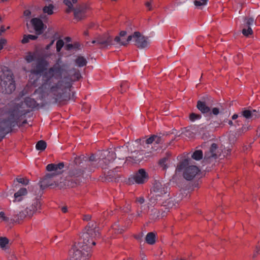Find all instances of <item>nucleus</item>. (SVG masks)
<instances>
[{"label":"nucleus","mask_w":260,"mask_h":260,"mask_svg":"<svg viewBox=\"0 0 260 260\" xmlns=\"http://www.w3.org/2000/svg\"><path fill=\"white\" fill-rule=\"evenodd\" d=\"M48 65V61L44 57L37 59L35 67L30 71L32 75L31 79L35 76H36L32 84L36 86L38 79L42 75V84L39 88L42 95L45 96L51 93L54 95L55 103H58L60 106L66 105L71 99L70 93L67 91L68 88L60 85L59 81L54 85H52L53 77L58 78L60 76L62 69L58 63H55L47 70Z\"/></svg>","instance_id":"obj_1"},{"label":"nucleus","mask_w":260,"mask_h":260,"mask_svg":"<svg viewBox=\"0 0 260 260\" xmlns=\"http://www.w3.org/2000/svg\"><path fill=\"white\" fill-rule=\"evenodd\" d=\"M126 30L120 31L119 36H116L114 40L120 45L126 46L129 42L133 39L134 44L139 48H144L147 46L146 38L143 36L140 32L135 31L133 34L129 35L125 40L123 37L127 35Z\"/></svg>","instance_id":"obj_2"},{"label":"nucleus","mask_w":260,"mask_h":260,"mask_svg":"<svg viewBox=\"0 0 260 260\" xmlns=\"http://www.w3.org/2000/svg\"><path fill=\"white\" fill-rule=\"evenodd\" d=\"M65 184L69 187L73 188L79 185L83 178L86 168H80L76 166L69 165Z\"/></svg>","instance_id":"obj_3"},{"label":"nucleus","mask_w":260,"mask_h":260,"mask_svg":"<svg viewBox=\"0 0 260 260\" xmlns=\"http://www.w3.org/2000/svg\"><path fill=\"white\" fill-rule=\"evenodd\" d=\"M15 88L16 84L12 72L9 70L3 72L0 75V92L11 94Z\"/></svg>","instance_id":"obj_4"},{"label":"nucleus","mask_w":260,"mask_h":260,"mask_svg":"<svg viewBox=\"0 0 260 260\" xmlns=\"http://www.w3.org/2000/svg\"><path fill=\"white\" fill-rule=\"evenodd\" d=\"M189 159L185 158L178 162L176 168V170L179 172L184 169L183 176L186 180L189 181L192 180L200 172L199 168L197 166H189Z\"/></svg>","instance_id":"obj_5"},{"label":"nucleus","mask_w":260,"mask_h":260,"mask_svg":"<svg viewBox=\"0 0 260 260\" xmlns=\"http://www.w3.org/2000/svg\"><path fill=\"white\" fill-rule=\"evenodd\" d=\"M16 125V121L11 118L3 119L0 121V141L6 135L12 132V128Z\"/></svg>","instance_id":"obj_6"},{"label":"nucleus","mask_w":260,"mask_h":260,"mask_svg":"<svg viewBox=\"0 0 260 260\" xmlns=\"http://www.w3.org/2000/svg\"><path fill=\"white\" fill-rule=\"evenodd\" d=\"M90 10L91 8L89 4L83 3L74 9V18L78 21L84 19L87 17L86 13Z\"/></svg>","instance_id":"obj_7"},{"label":"nucleus","mask_w":260,"mask_h":260,"mask_svg":"<svg viewBox=\"0 0 260 260\" xmlns=\"http://www.w3.org/2000/svg\"><path fill=\"white\" fill-rule=\"evenodd\" d=\"M40 198L41 197L39 198L36 197L31 201L30 205L29 207H26V213H27L28 217L29 218H30L37 211L40 212L42 206Z\"/></svg>","instance_id":"obj_8"},{"label":"nucleus","mask_w":260,"mask_h":260,"mask_svg":"<svg viewBox=\"0 0 260 260\" xmlns=\"http://www.w3.org/2000/svg\"><path fill=\"white\" fill-rule=\"evenodd\" d=\"M218 148V145L216 143H212L208 151H206L204 154L203 163L205 164H210L213 159L217 158V155L216 150Z\"/></svg>","instance_id":"obj_9"},{"label":"nucleus","mask_w":260,"mask_h":260,"mask_svg":"<svg viewBox=\"0 0 260 260\" xmlns=\"http://www.w3.org/2000/svg\"><path fill=\"white\" fill-rule=\"evenodd\" d=\"M149 175L144 169H140L135 172L133 176L135 182L138 184H143L149 179Z\"/></svg>","instance_id":"obj_10"},{"label":"nucleus","mask_w":260,"mask_h":260,"mask_svg":"<svg viewBox=\"0 0 260 260\" xmlns=\"http://www.w3.org/2000/svg\"><path fill=\"white\" fill-rule=\"evenodd\" d=\"M98 45L100 49H105L113 45V38L108 34H104L97 37Z\"/></svg>","instance_id":"obj_11"},{"label":"nucleus","mask_w":260,"mask_h":260,"mask_svg":"<svg viewBox=\"0 0 260 260\" xmlns=\"http://www.w3.org/2000/svg\"><path fill=\"white\" fill-rule=\"evenodd\" d=\"M30 22L35 30L37 35H40L44 32L47 26L39 18H34L30 20Z\"/></svg>","instance_id":"obj_12"},{"label":"nucleus","mask_w":260,"mask_h":260,"mask_svg":"<svg viewBox=\"0 0 260 260\" xmlns=\"http://www.w3.org/2000/svg\"><path fill=\"white\" fill-rule=\"evenodd\" d=\"M61 173V171H58L56 173H48L41 179L40 181V188L44 189L46 188L51 186L53 185L52 179L56 175Z\"/></svg>","instance_id":"obj_13"},{"label":"nucleus","mask_w":260,"mask_h":260,"mask_svg":"<svg viewBox=\"0 0 260 260\" xmlns=\"http://www.w3.org/2000/svg\"><path fill=\"white\" fill-rule=\"evenodd\" d=\"M86 228L87 231L82 234L81 238L83 239V243L88 246L90 245V239L94 238L96 234L95 229L91 228L88 226Z\"/></svg>","instance_id":"obj_14"},{"label":"nucleus","mask_w":260,"mask_h":260,"mask_svg":"<svg viewBox=\"0 0 260 260\" xmlns=\"http://www.w3.org/2000/svg\"><path fill=\"white\" fill-rule=\"evenodd\" d=\"M153 191L155 193L156 197H161L169 192L167 186L165 185H162L159 182H155L154 184Z\"/></svg>","instance_id":"obj_15"},{"label":"nucleus","mask_w":260,"mask_h":260,"mask_svg":"<svg viewBox=\"0 0 260 260\" xmlns=\"http://www.w3.org/2000/svg\"><path fill=\"white\" fill-rule=\"evenodd\" d=\"M144 154L143 150L135 151L132 156H128L126 158V161H131L133 163L140 162L144 158Z\"/></svg>","instance_id":"obj_16"},{"label":"nucleus","mask_w":260,"mask_h":260,"mask_svg":"<svg viewBox=\"0 0 260 260\" xmlns=\"http://www.w3.org/2000/svg\"><path fill=\"white\" fill-rule=\"evenodd\" d=\"M82 250L73 248L70 251V260H81Z\"/></svg>","instance_id":"obj_17"},{"label":"nucleus","mask_w":260,"mask_h":260,"mask_svg":"<svg viewBox=\"0 0 260 260\" xmlns=\"http://www.w3.org/2000/svg\"><path fill=\"white\" fill-rule=\"evenodd\" d=\"M28 217V214L26 213V209L24 211H22L19 214L14 215L13 218L11 219L12 222L20 223L25 217Z\"/></svg>","instance_id":"obj_18"},{"label":"nucleus","mask_w":260,"mask_h":260,"mask_svg":"<svg viewBox=\"0 0 260 260\" xmlns=\"http://www.w3.org/2000/svg\"><path fill=\"white\" fill-rule=\"evenodd\" d=\"M87 161H88L87 157L83 155H81L76 157L74 159L73 164H70V165L76 166L80 168H84L83 167L82 164H83L84 162H86Z\"/></svg>","instance_id":"obj_19"},{"label":"nucleus","mask_w":260,"mask_h":260,"mask_svg":"<svg viewBox=\"0 0 260 260\" xmlns=\"http://www.w3.org/2000/svg\"><path fill=\"white\" fill-rule=\"evenodd\" d=\"M197 107L202 113H208L210 112V108L206 105L205 102L198 101Z\"/></svg>","instance_id":"obj_20"},{"label":"nucleus","mask_w":260,"mask_h":260,"mask_svg":"<svg viewBox=\"0 0 260 260\" xmlns=\"http://www.w3.org/2000/svg\"><path fill=\"white\" fill-rule=\"evenodd\" d=\"M64 163L63 162H59L58 164H48L46 167V170L48 171H57L58 169L61 170L64 167Z\"/></svg>","instance_id":"obj_21"},{"label":"nucleus","mask_w":260,"mask_h":260,"mask_svg":"<svg viewBox=\"0 0 260 260\" xmlns=\"http://www.w3.org/2000/svg\"><path fill=\"white\" fill-rule=\"evenodd\" d=\"M120 177L119 175L116 173L114 170H110L108 172L107 175L105 177V179L107 181H116V179Z\"/></svg>","instance_id":"obj_22"},{"label":"nucleus","mask_w":260,"mask_h":260,"mask_svg":"<svg viewBox=\"0 0 260 260\" xmlns=\"http://www.w3.org/2000/svg\"><path fill=\"white\" fill-rule=\"evenodd\" d=\"M156 238V234L155 233L149 232L145 237V241L149 245H153L155 243Z\"/></svg>","instance_id":"obj_23"},{"label":"nucleus","mask_w":260,"mask_h":260,"mask_svg":"<svg viewBox=\"0 0 260 260\" xmlns=\"http://www.w3.org/2000/svg\"><path fill=\"white\" fill-rule=\"evenodd\" d=\"M81 49V44L79 42H75L74 44H67L65 46V49L67 51H70L74 49L75 51L80 50Z\"/></svg>","instance_id":"obj_24"},{"label":"nucleus","mask_w":260,"mask_h":260,"mask_svg":"<svg viewBox=\"0 0 260 260\" xmlns=\"http://www.w3.org/2000/svg\"><path fill=\"white\" fill-rule=\"evenodd\" d=\"M27 193V190L25 188H21L17 192H15L14 194L15 200H17L18 201H21V196L26 194Z\"/></svg>","instance_id":"obj_25"},{"label":"nucleus","mask_w":260,"mask_h":260,"mask_svg":"<svg viewBox=\"0 0 260 260\" xmlns=\"http://www.w3.org/2000/svg\"><path fill=\"white\" fill-rule=\"evenodd\" d=\"M191 157L196 160H200L203 157V151L201 150H195L191 155Z\"/></svg>","instance_id":"obj_26"},{"label":"nucleus","mask_w":260,"mask_h":260,"mask_svg":"<svg viewBox=\"0 0 260 260\" xmlns=\"http://www.w3.org/2000/svg\"><path fill=\"white\" fill-rule=\"evenodd\" d=\"M150 214V218L155 220L160 218V211L157 209L154 208L151 210Z\"/></svg>","instance_id":"obj_27"},{"label":"nucleus","mask_w":260,"mask_h":260,"mask_svg":"<svg viewBox=\"0 0 260 260\" xmlns=\"http://www.w3.org/2000/svg\"><path fill=\"white\" fill-rule=\"evenodd\" d=\"M168 159L169 157L167 156L160 159L158 161L159 166L162 168L163 170H166L168 167L167 164V161L168 160Z\"/></svg>","instance_id":"obj_28"},{"label":"nucleus","mask_w":260,"mask_h":260,"mask_svg":"<svg viewBox=\"0 0 260 260\" xmlns=\"http://www.w3.org/2000/svg\"><path fill=\"white\" fill-rule=\"evenodd\" d=\"M38 39L37 35H24L23 36V39L21 40V43L22 44H26L29 42V40H36Z\"/></svg>","instance_id":"obj_29"},{"label":"nucleus","mask_w":260,"mask_h":260,"mask_svg":"<svg viewBox=\"0 0 260 260\" xmlns=\"http://www.w3.org/2000/svg\"><path fill=\"white\" fill-rule=\"evenodd\" d=\"M76 63L79 67L85 66L87 64L86 59L83 56H78L75 60Z\"/></svg>","instance_id":"obj_30"},{"label":"nucleus","mask_w":260,"mask_h":260,"mask_svg":"<svg viewBox=\"0 0 260 260\" xmlns=\"http://www.w3.org/2000/svg\"><path fill=\"white\" fill-rule=\"evenodd\" d=\"M25 103L27 107L31 108L36 107L37 104L36 101L34 99L29 97L25 98Z\"/></svg>","instance_id":"obj_31"},{"label":"nucleus","mask_w":260,"mask_h":260,"mask_svg":"<svg viewBox=\"0 0 260 260\" xmlns=\"http://www.w3.org/2000/svg\"><path fill=\"white\" fill-rule=\"evenodd\" d=\"M47 147V144L44 140L39 141L36 145V148L37 150L40 151H44Z\"/></svg>","instance_id":"obj_32"},{"label":"nucleus","mask_w":260,"mask_h":260,"mask_svg":"<svg viewBox=\"0 0 260 260\" xmlns=\"http://www.w3.org/2000/svg\"><path fill=\"white\" fill-rule=\"evenodd\" d=\"M63 4L68 6V8L65 10L66 13H69L72 10H74L72 3L70 0H64L63 2Z\"/></svg>","instance_id":"obj_33"},{"label":"nucleus","mask_w":260,"mask_h":260,"mask_svg":"<svg viewBox=\"0 0 260 260\" xmlns=\"http://www.w3.org/2000/svg\"><path fill=\"white\" fill-rule=\"evenodd\" d=\"M54 8V6L52 4H49V6H45L43 11L45 13H47L48 15H52L53 13V9Z\"/></svg>","instance_id":"obj_34"},{"label":"nucleus","mask_w":260,"mask_h":260,"mask_svg":"<svg viewBox=\"0 0 260 260\" xmlns=\"http://www.w3.org/2000/svg\"><path fill=\"white\" fill-rule=\"evenodd\" d=\"M247 124L241 123L242 127L239 129V132L241 133H245L249 129L250 125L248 124V121L246 120Z\"/></svg>","instance_id":"obj_35"},{"label":"nucleus","mask_w":260,"mask_h":260,"mask_svg":"<svg viewBox=\"0 0 260 260\" xmlns=\"http://www.w3.org/2000/svg\"><path fill=\"white\" fill-rule=\"evenodd\" d=\"M245 23L244 24V27H250V25L253 24L254 20L252 17H245Z\"/></svg>","instance_id":"obj_36"},{"label":"nucleus","mask_w":260,"mask_h":260,"mask_svg":"<svg viewBox=\"0 0 260 260\" xmlns=\"http://www.w3.org/2000/svg\"><path fill=\"white\" fill-rule=\"evenodd\" d=\"M242 115L245 118L249 119L252 117V114L250 110L245 109L242 112Z\"/></svg>","instance_id":"obj_37"},{"label":"nucleus","mask_w":260,"mask_h":260,"mask_svg":"<svg viewBox=\"0 0 260 260\" xmlns=\"http://www.w3.org/2000/svg\"><path fill=\"white\" fill-rule=\"evenodd\" d=\"M16 180L19 183H21L24 185H27L29 183V179L26 177L20 178L19 177L16 178Z\"/></svg>","instance_id":"obj_38"},{"label":"nucleus","mask_w":260,"mask_h":260,"mask_svg":"<svg viewBox=\"0 0 260 260\" xmlns=\"http://www.w3.org/2000/svg\"><path fill=\"white\" fill-rule=\"evenodd\" d=\"M242 32L243 35L246 37H248L249 35L253 34V31L251 27H244L243 28Z\"/></svg>","instance_id":"obj_39"},{"label":"nucleus","mask_w":260,"mask_h":260,"mask_svg":"<svg viewBox=\"0 0 260 260\" xmlns=\"http://www.w3.org/2000/svg\"><path fill=\"white\" fill-rule=\"evenodd\" d=\"M8 243L9 239L7 237H0V246L2 248H4Z\"/></svg>","instance_id":"obj_40"},{"label":"nucleus","mask_w":260,"mask_h":260,"mask_svg":"<svg viewBox=\"0 0 260 260\" xmlns=\"http://www.w3.org/2000/svg\"><path fill=\"white\" fill-rule=\"evenodd\" d=\"M90 254L87 250H82L81 260H87L90 257Z\"/></svg>","instance_id":"obj_41"},{"label":"nucleus","mask_w":260,"mask_h":260,"mask_svg":"<svg viewBox=\"0 0 260 260\" xmlns=\"http://www.w3.org/2000/svg\"><path fill=\"white\" fill-rule=\"evenodd\" d=\"M64 45V42L62 40L59 39L56 42V51L59 52Z\"/></svg>","instance_id":"obj_42"},{"label":"nucleus","mask_w":260,"mask_h":260,"mask_svg":"<svg viewBox=\"0 0 260 260\" xmlns=\"http://www.w3.org/2000/svg\"><path fill=\"white\" fill-rule=\"evenodd\" d=\"M201 118V115L200 114H196L194 113H191L189 115V119L193 121L196 119H199Z\"/></svg>","instance_id":"obj_43"},{"label":"nucleus","mask_w":260,"mask_h":260,"mask_svg":"<svg viewBox=\"0 0 260 260\" xmlns=\"http://www.w3.org/2000/svg\"><path fill=\"white\" fill-rule=\"evenodd\" d=\"M207 1L208 0H196L194 1V4L197 7L204 6L207 4Z\"/></svg>","instance_id":"obj_44"},{"label":"nucleus","mask_w":260,"mask_h":260,"mask_svg":"<svg viewBox=\"0 0 260 260\" xmlns=\"http://www.w3.org/2000/svg\"><path fill=\"white\" fill-rule=\"evenodd\" d=\"M35 57L31 52H29L28 54L26 56L25 59L28 62H30L34 60Z\"/></svg>","instance_id":"obj_45"},{"label":"nucleus","mask_w":260,"mask_h":260,"mask_svg":"<svg viewBox=\"0 0 260 260\" xmlns=\"http://www.w3.org/2000/svg\"><path fill=\"white\" fill-rule=\"evenodd\" d=\"M153 0H149L145 3V6L148 8V11H152L153 10L151 6Z\"/></svg>","instance_id":"obj_46"},{"label":"nucleus","mask_w":260,"mask_h":260,"mask_svg":"<svg viewBox=\"0 0 260 260\" xmlns=\"http://www.w3.org/2000/svg\"><path fill=\"white\" fill-rule=\"evenodd\" d=\"M154 135H151L149 138L145 140V142L147 144H152L153 142H154Z\"/></svg>","instance_id":"obj_47"},{"label":"nucleus","mask_w":260,"mask_h":260,"mask_svg":"<svg viewBox=\"0 0 260 260\" xmlns=\"http://www.w3.org/2000/svg\"><path fill=\"white\" fill-rule=\"evenodd\" d=\"M7 43V41L6 39L1 38L0 39V50L3 49L4 45H5Z\"/></svg>","instance_id":"obj_48"},{"label":"nucleus","mask_w":260,"mask_h":260,"mask_svg":"<svg viewBox=\"0 0 260 260\" xmlns=\"http://www.w3.org/2000/svg\"><path fill=\"white\" fill-rule=\"evenodd\" d=\"M143 236V234L142 232H141V233H139L138 234L134 235V236H133L134 238L138 241H141Z\"/></svg>","instance_id":"obj_49"},{"label":"nucleus","mask_w":260,"mask_h":260,"mask_svg":"<svg viewBox=\"0 0 260 260\" xmlns=\"http://www.w3.org/2000/svg\"><path fill=\"white\" fill-rule=\"evenodd\" d=\"M0 217L3 219V221L8 222L9 221V218L5 216V214L4 212L1 211L0 212Z\"/></svg>","instance_id":"obj_50"},{"label":"nucleus","mask_w":260,"mask_h":260,"mask_svg":"<svg viewBox=\"0 0 260 260\" xmlns=\"http://www.w3.org/2000/svg\"><path fill=\"white\" fill-rule=\"evenodd\" d=\"M120 87L121 90H122V88H124L125 89L124 91H125L126 89L128 88V83L126 81L122 82L120 84Z\"/></svg>","instance_id":"obj_51"},{"label":"nucleus","mask_w":260,"mask_h":260,"mask_svg":"<svg viewBox=\"0 0 260 260\" xmlns=\"http://www.w3.org/2000/svg\"><path fill=\"white\" fill-rule=\"evenodd\" d=\"M154 142L156 144H160L161 143V137H159L157 135H154Z\"/></svg>","instance_id":"obj_52"},{"label":"nucleus","mask_w":260,"mask_h":260,"mask_svg":"<svg viewBox=\"0 0 260 260\" xmlns=\"http://www.w3.org/2000/svg\"><path fill=\"white\" fill-rule=\"evenodd\" d=\"M219 113V110L218 108H213L212 110V112L211 113H212L213 114L215 115H217Z\"/></svg>","instance_id":"obj_53"},{"label":"nucleus","mask_w":260,"mask_h":260,"mask_svg":"<svg viewBox=\"0 0 260 260\" xmlns=\"http://www.w3.org/2000/svg\"><path fill=\"white\" fill-rule=\"evenodd\" d=\"M27 123V120L26 119H25L24 120L22 123H20L19 121H16V124H17L19 127H20V126H22V125H23L24 124H26Z\"/></svg>","instance_id":"obj_54"},{"label":"nucleus","mask_w":260,"mask_h":260,"mask_svg":"<svg viewBox=\"0 0 260 260\" xmlns=\"http://www.w3.org/2000/svg\"><path fill=\"white\" fill-rule=\"evenodd\" d=\"M246 120L244 119L243 118H241V119L238 120L236 121V123L238 125H242L241 123H243V122L246 123Z\"/></svg>","instance_id":"obj_55"},{"label":"nucleus","mask_w":260,"mask_h":260,"mask_svg":"<svg viewBox=\"0 0 260 260\" xmlns=\"http://www.w3.org/2000/svg\"><path fill=\"white\" fill-rule=\"evenodd\" d=\"M91 216L90 215H84L83 217V220L84 221H89L91 219Z\"/></svg>","instance_id":"obj_56"},{"label":"nucleus","mask_w":260,"mask_h":260,"mask_svg":"<svg viewBox=\"0 0 260 260\" xmlns=\"http://www.w3.org/2000/svg\"><path fill=\"white\" fill-rule=\"evenodd\" d=\"M88 158V160L89 161H96L95 158V156L93 154H91V155L87 157Z\"/></svg>","instance_id":"obj_57"},{"label":"nucleus","mask_w":260,"mask_h":260,"mask_svg":"<svg viewBox=\"0 0 260 260\" xmlns=\"http://www.w3.org/2000/svg\"><path fill=\"white\" fill-rule=\"evenodd\" d=\"M144 199L143 197H139V198H137L136 199V201L138 203H139L140 204H142L143 203H144Z\"/></svg>","instance_id":"obj_58"},{"label":"nucleus","mask_w":260,"mask_h":260,"mask_svg":"<svg viewBox=\"0 0 260 260\" xmlns=\"http://www.w3.org/2000/svg\"><path fill=\"white\" fill-rule=\"evenodd\" d=\"M23 15L25 16L29 17L31 15V12L29 10H26L23 12Z\"/></svg>","instance_id":"obj_59"},{"label":"nucleus","mask_w":260,"mask_h":260,"mask_svg":"<svg viewBox=\"0 0 260 260\" xmlns=\"http://www.w3.org/2000/svg\"><path fill=\"white\" fill-rule=\"evenodd\" d=\"M259 251H260V248H259V247H257V246H256V249H255V252H254V254H253V257H255V256H256V255H257L258 253H260V252H259Z\"/></svg>","instance_id":"obj_60"},{"label":"nucleus","mask_w":260,"mask_h":260,"mask_svg":"<svg viewBox=\"0 0 260 260\" xmlns=\"http://www.w3.org/2000/svg\"><path fill=\"white\" fill-rule=\"evenodd\" d=\"M61 210L62 213H66L68 212V208L67 206H63L61 208Z\"/></svg>","instance_id":"obj_61"},{"label":"nucleus","mask_w":260,"mask_h":260,"mask_svg":"<svg viewBox=\"0 0 260 260\" xmlns=\"http://www.w3.org/2000/svg\"><path fill=\"white\" fill-rule=\"evenodd\" d=\"M6 30V29L5 28V26L3 25H1L0 28V32H1V34H2L3 32H5Z\"/></svg>","instance_id":"obj_62"},{"label":"nucleus","mask_w":260,"mask_h":260,"mask_svg":"<svg viewBox=\"0 0 260 260\" xmlns=\"http://www.w3.org/2000/svg\"><path fill=\"white\" fill-rule=\"evenodd\" d=\"M89 242H90V244H91L93 245H95V244H96V243L94 241V240H93V238H90Z\"/></svg>","instance_id":"obj_63"},{"label":"nucleus","mask_w":260,"mask_h":260,"mask_svg":"<svg viewBox=\"0 0 260 260\" xmlns=\"http://www.w3.org/2000/svg\"><path fill=\"white\" fill-rule=\"evenodd\" d=\"M238 117V115L237 114H235L232 116V119L235 120Z\"/></svg>","instance_id":"obj_64"}]
</instances>
